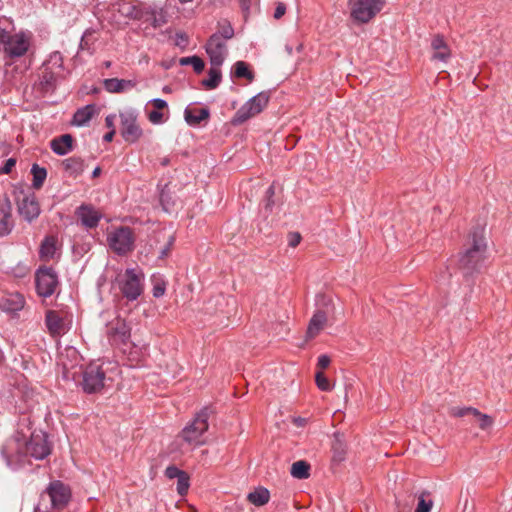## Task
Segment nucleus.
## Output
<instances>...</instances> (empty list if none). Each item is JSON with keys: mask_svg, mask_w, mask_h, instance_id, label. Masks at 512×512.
I'll return each instance as SVG.
<instances>
[{"mask_svg": "<svg viewBox=\"0 0 512 512\" xmlns=\"http://www.w3.org/2000/svg\"><path fill=\"white\" fill-rule=\"evenodd\" d=\"M51 453V447L44 433H33L27 441L24 436L17 434L9 439L2 448V455L7 465L17 469L26 463L28 458L43 460Z\"/></svg>", "mask_w": 512, "mask_h": 512, "instance_id": "obj_1", "label": "nucleus"}, {"mask_svg": "<svg viewBox=\"0 0 512 512\" xmlns=\"http://www.w3.org/2000/svg\"><path fill=\"white\" fill-rule=\"evenodd\" d=\"M487 244L484 238V228L476 227L471 233L468 246L459 258V266L465 275L481 269L485 259Z\"/></svg>", "mask_w": 512, "mask_h": 512, "instance_id": "obj_2", "label": "nucleus"}, {"mask_svg": "<svg viewBox=\"0 0 512 512\" xmlns=\"http://www.w3.org/2000/svg\"><path fill=\"white\" fill-rule=\"evenodd\" d=\"M70 498L71 491L67 485L59 480L52 481L41 494L34 512H50L52 509L61 510L66 507Z\"/></svg>", "mask_w": 512, "mask_h": 512, "instance_id": "obj_3", "label": "nucleus"}, {"mask_svg": "<svg viewBox=\"0 0 512 512\" xmlns=\"http://www.w3.org/2000/svg\"><path fill=\"white\" fill-rule=\"evenodd\" d=\"M63 57L60 52H53L47 61L42 65L38 75V81L34 84V88L41 94L54 91L58 79L63 74Z\"/></svg>", "mask_w": 512, "mask_h": 512, "instance_id": "obj_4", "label": "nucleus"}, {"mask_svg": "<svg viewBox=\"0 0 512 512\" xmlns=\"http://www.w3.org/2000/svg\"><path fill=\"white\" fill-rule=\"evenodd\" d=\"M30 47V34L19 32L11 34L0 28V51L10 59L24 56Z\"/></svg>", "mask_w": 512, "mask_h": 512, "instance_id": "obj_5", "label": "nucleus"}, {"mask_svg": "<svg viewBox=\"0 0 512 512\" xmlns=\"http://www.w3.org/2000/svg\"><path fill=\"white\" fill-rule=\"evenodd\" d=\"M116 281L123 296L129 301L136 300L143 292L144 275L138 268H128L118 274Z\"/></svg>", "mask_w": 512, "mask_h": 512, "instance_id": "obj_6", "label": "nucleus"}, {"mask_svg": "<svg viewBox=\"0 0 512 512\" xmlns=\"http://www.w3.org/2000/svg\"><path fill=\"white\" fill-rule=\"evenodd\" d=\"M386 0H349L351 19L359 24L371 21L384 7Z\"/></svg>", "mask_w": 512, "mask_h": 512, "instance_id": "obj_7", "label": "nucleus"}, {"mask_svg": "<svg viewBox=\"0 0 512 512\" xmlns=\"http://www.w3.org/2000/svg\"><path fill=\"white\" fill-rule=\"evenodd\" d=\"M269 93L260 92L243 104L235 113L232 123L234 125L243 124L250 118L261 113L269 102Z\"/></svg>", "mask_w": 512, "mask_h": 512, "instance_id": "obj_8", "label": "nucleus"}, {"mask_svg": "<svg viewBox=\"0 0 512 512\" xmlns=\"http://www.w3.org/2000/svg\"><path fill=\"white\" fill-rule=\"evenodd\" d=\"M106 335L111 345L118 347L123 352L130 344L131 331L126 321L115 317L106 325Z\"/></svg>", "mask_w": 512, "mask_h": 512, "instance_id": "obj_9", "label": "nucleus"}, {"mask_svg": "<svg viewBox=\"0 0 512 512\" xmlns=\"http://www.w3.org/2000/svg\"><path fill=\"white\" fill-rule=\"evenodd\" d=\"M209 411L207 408L202 409L181 432L184 441L189 444H201L202 436L208 429Z\"/></svg>", "mask_w": 512, "mask_h": 512, "instance_id": "obj_10", "label": "nucleus"}, {"mask_svg": "<svg viewBox=\"0 0 512 512\" xmlns=\"http://www.w3.org/2000/svg\"><path fill=\"white\" fill-rule=\"evenodd\" d=\"M109 247L118 255H126L134 248V235L129 227H120L108 235Z\"/></svg>", "mask_w": 512, "mask_h": 512, "instance_id": "obj_11", "label": "nucleus"}, {"mask_svg": "<svg viewBox=\"0 0 512 512\" xmlns=\"http://www.w3.org/2000/svg\"><path fill=\"white\" fill-rule=\"evenodd\" d=\"M121 135L128 143L137 142L143 131L137 123V114L133 110L120 113Z\"/></svg>", "mask_w": 512, "mask_h": 512, "instance_id": "obj_12", "label": "nucleus"}, {"mask_svg": "<svg viewBox=\"0 0 512 512\" xmlns=\"http://www.w3.org/2000/svg\"><path fill=\"white\" fill-rule=\"evenodd\" d=\"M35 282L38 295L47 298L54 294L58 277L52 268H40L36 272Z\"/></svg>", "mask_w": 512, "mask_h": 512, "instance_id": "obj_13", "label": "nucleus"}, {"mask_svg": "<svg viewBox=\"0 0 512 512\" xmlns=\"http://www.w3.org/2000/svg\"><path fill=\"white\" fill-rule=\"evenodd\" d=\"M105 372L101 366L88 365L83 371L82 388L86 393H95L104 387Z\"/></svg>", "mask_w": 512, "mask_h": 512, "instance_id": "obj_14", "label": "nucleus"}, {"mask_svg": "<svg viewBox=\"0 0 512 512\" xmlns=\"http://www.w3.org/2000/svg\"><path fill=\"white\" fill-rule=\"evenodd\" d=\"M138 21L156 29L167 23V12L163 7L157 5L141 4Z\"/></svg>", "mask_w": 512, "mask_h": 512, "instance_id": "obj_15", "label": "nucleus"}, {"mask_svg": "<svg viewBox=\"0 0 512 512\" xmlns=\"http://www.w3.org/2000/svg\"><path fill=\"white\" fill-rule=\"evenodd\" d=\"M206 53L209 56L211 66H221L228 54L226 42L220 35H211L206 43Z\"/></svg>", "mask_w": 512, "mask_h": 512, "instance_id": "obj_16", "label": "nucleus"}, {"mask_svg": "<svg viewBox=\"0 0 512 512\" xmlns=\"http://www.w3.org/2000/svg\"><path fill=\"white\" fill-rule=\"evenodd\" d=\"M18 213L28 223L39 217L41 209L35 194L25 195L22 200L18 201Z\"/></svg>", "mask_w": 512, "mask_h": 512, "instance_id": "obj_17", "label": "nucleus"}, {"mask_svg": "<svg viewBox=\"0 0 512 512\" xmlns=\"http://www.w3.org/2000/svg\"><path fill=\"white\" fill-rule=\"evenodd\" d=\"M76 215L81 224L88 229L97 227L102 218V214L98 210L87 204L79 206L76 210Z\"/></svg>", "mask_w": 512, "mask_h": 512, "instance_id": "obj_18", "label": "nucleus"}, {"mask_svg": "<svg viewBox=\"0 0 512 512\" xmlns=\"http://www.w3.org/2000/svg\"><path fill=\"white\" fill-rule=\"evenodd\" d=\"M13 228L12 204L7 196L0 200V236L8 235Z\"/></svg>", "mask_w": 512, "mask_h": 512, "instance_id": "obj_19", "label": "nucleus"}, {"mask_svg": "<svg viewBox=\"0 0 512 512\" xmlns=\"http://www.w3.org/2000/svg\"><path fill=\"white\" fill-rule=\"evenodd\" d=\"M25 299L20 293L5 294L0 300V309L8 313H16L23 309Z\"/></svg>", "mask_w": 512, "mask_h": 512, "instance_id": "obj_20", "label": "nucleus"}, {"mask_svg": "<svg viewBox=\"0 0 512 512\" xmlns=\"http://www.w3.org/2000/svg\"><path fill=\"white\" fill-rule=\"evenodd\" d=\"M137 85L135 80L109 78L103 82L104 89L109 93H123L133 89Z\"/></svg>", "mask_w": 512, "mask_h": 512, "instance_id": "obj_21", "label": "nucleus"}, {"mask_svg": "<svg viewBox=\"0 0 512 512\" xmlns=\"http://www.w3.org/2000/svg\"><path fill=\"white\" fill-rule=\"evenodd\" d=\"M431 48L434 50L433 60L447 62L451 56L450 49L441 35H436L431 41Z\"/></svg>", "mask_w": 512, "mask_h": 512, "instance_id": "obj_22", "label": "nucleus"}, {"mask_svg": "<svg viewBox=\"0 0 512 512\" xmlns=\"http://www.w3.org/2000/svg\"><path fill=\"white\" fill-rule=\"evenodd\" d=\"M327 315L323 310H317L309 321L306 336L309 339L316 337L325 327Z\"/></svg>", "mask_w": 512, "mask_h": 512, "instance_id": "obj_23", "label": "nucleus"}, {"mask_svg": "<svg viewBox=\"0 0 512 512\" xmlns=\"http://www.w3.org/2000/svg\"><path fill=\"white\" fill-rule=\"evenodd\" d=\"M50 147L55 154L66 155L73 149V137L70 134L56 137L50 142Z\"/></svg>", "mask_w": 512, "mask_h": 512, "instance_id": "obj_24", "label": "nucleus"}, {"mask_svg": "<svg viewBox=\"0 0 512 512\" xmlns=\"http://www.w3.org/2000/svg\"><path fill=\"white\" fill-rule=\"evenodd\" d=\"M97 113V108L94 104H88L79 108L73 116L72 124L78 127L85 126Z\"/></svg>", "mask_w": 512, "mask_h": 512, "instance_id": "obj_25", "label": "nucleus"}, {"mask_svg": "<svg viewBox=\"0 0 512 512\" xmlns=\"http://www.w3.org/2000/svg\"><path fill=\"white\" fill-rule=\"evenodd\" d=\"M45 322L52 335H60L64 332V321L58 312L49 310L46 313Z\"/></svg>", "mask_w": 512, "mask_h": 512, "instance_id": "obj_26", "label": "nucleus"}, {"mask_svg": "<svg viewBox=\"0 0 512 512\" xmlns=\"http://www.w3.org/2000/svg\"><path fill=\"white\" fill-rule=\"evenodd\" d=\"M184 114H185V121L189 125H194V126L200 124L202 121L208 119L210 116V112L207 108H200V109L186 108Z\"/></svg>", "mask_w": 512, "mask_h": 512, "instance_id": "obj_27", "label": "nucleus"}, {"mask_svg": "<svg viewBox=\"0 0 512 512\" xmlns=\"http://www.w3.org/2000/svg\"><path fill=\"white\" fill-rule=\"evenodd\" d=\"M332 453H333V461L334 462H342L346 458L347 453V445L343 439V436L339 433L334 435V440L332 443Z\"/></svg>", "mask_w": 512, "mask_h": 512, "instance_id": "obj_28", "label": "nucleus"}, {"mask_svg": "<svg viewBox=\"0 0 512 512\" xmlns=\"http://www.w3.org/2000/svg\"><path fill=\"white\" fill-rule=\"evenodd\" d=\"M64 170L70 175L77 176L84 170V162L79 157H70L62 161Z\"/></svg>", "mask_w": 512, "mask_h": 512, "instance_id": "obj_29", "label": "nucleus"}, {"mask_svg": "<svg viewBox=\"0 0 512 512\" xmlns=\"http://www.w3.org/2000/svg\"><path fill=\"white\" fill-rule=\"evenodd\" d=\"M247 499L250 503L255 506H263L268 503L270 499V493L268 489L264 487H259L255 489L253 492L249 493Z\"/></svg>", "mask_w": 512, "mask_h": 512, "instance_id": "obj_30", "label": "nucleus"}, {"mask_svg": "<svg viewBox=\"0 0 512 512\" xmlns=\"http://www.w3.org/2000/svg\"><path fill=\"white\" fill-rule=\"evenodd\" d=\"M290 473L296 479H307L310 476V465L303 460L296 461L292 464Z\"/></svg>", "mask_w": 512, "mask_h": 512, "instance_id": "obj_31", "label": "nucleus"}, {"mask_svg": "<svg viewBox=\"0 0 512 512\" xmlns=\"http://www.w3.org/2000/svg\"><path fill=\"white\" fill-rule=\"evenodd\" d=\"M221 66H212L208 72V78L202 81V84L208 89H215L221 82Z\"/></svg>", "mask_w": 512, "mask_h": 512, "instance_id": "obj_32", "label": "nucleus"}, {"mask_svg": "<svg viewBox=\"0 0 512 512\" xmlns=\"http://www.w3.org/2000/svg\"><path fill=\"white\" fill-rule=\"evenodd\" d=\"M31 174L33 176V188L40 189L47 177V170L43 167H40L38 164H33L31 167Z\"/></svg>", "mask_w": 512, "mask_h": 512, "instance_id": "obj_33", "label": "nucleus"}, {"mask_svg": "<svg viewBox=\"0 0 512 512\" xmlns=\"http://www.w3.org/2000/svg\"><path fill=\"white\" fill-rule=\"evenodd\" d=\"M140 10H141V4L134 5L131 2L124 1L123 3H121L119 5V12L123 16H125L129 19H133V20H138V15L140 13Z\"/></svg>", "mask_w": 512, "mask_h": 512, "instance_id": "obj_34", "label": "nucleus"}, {"mask_svg": "<svg viewBox=\"0 0 512 512\" xmlns=\"http://www.w3.org/2000/svg\"><path fill=\"white\" fill-rule=\"evenodd\" d=\"M55 240L52 237H46L40 247V256L42 258H52L55 254Z\"/></svg>", "mask_w": 512, "mask_h": 512, "instance_id": "obj_35", "label": "nucleus"}, {"mask_svg": "<svg viewBox=\"0 0 512 512\" xmlns=\"http://www.w3.org/2000/svg\"><path fill=\"white\" fill-rule=\"evenodd\" d=\"M234 75L238 78H246L249 81L254 79V74L248 69L244 61H237L234 64Z\"/></svg>", "mask_w": 512, "mask_h": 512, "instance_id": "obj_36", "label": "nucleus"}, {"mask_svg": "<svg viewBox=\"0 0 512 512\" xmlns=\"http://www.w3.org/2000/svg\"><path fill=\"white\" fill-rule=\"evenodd\" d=\"M181 65H191L196 73H201L205 67L204 61L198 56L184 57L180 59Z\"/></svg>", "mask_w": 512, "mask_h": 512, "instance_id": "obj_37", "label": "nucleus"}, {"mask_svg": "<svg viewBox=\"0 0 512 512\" xmlns=\"http://www.w3.org/2000/svg\"><path fill=\"white\" fill-rule=\"evenodd\" d=\"M450 414L454 417H464L468 414L479 415V410L473 407H453Z\"/></svg>", "mask_w": 512, "mask_h": 512, "instance_id": "obj_38", "label": "nucleus"}, {"mask_svg": "<svg viewBox=\"0 0 512 512\" xmlns=\"http://www.w3.org/2000/svg\"><path fill=\"white\" fill-rule=\"evenodd\" d=\"M213 35H220L225 42L234 36V29L229 23L221 25L220 29Z\"/></svg>", "mask_w": 512, "mask_h": 512, "instance_id": "obj_39", "label": "nucleus"}, {"mask_svg": "<svg viewBox=\"0 0 512 512\" xmlns=\"http://www.w3.org/2000/svg\"><path fill=\"white\" fill-rule=\"evenodd\" d=\"M433 506L431 499H426L425 494H421L415 512H430Z\"/></svg>", "mask_w": 512, "mask_h": 512, "instance_id": "obj_40", "label": "nucleus"}, {"mask_svg": "<svg viewBox=\"0 0 512 512\" xmlns=\"http://www.w3.org/2000/svg\"><path fill=\"white\" fill-rule=\"evenodd\" d=\"M315 381H316L317 387L320 390H322V391H330L331 390V385L329 383V380L322 372L316 373Z\"/></svg>", "mask_w": 512, "mask_h": 512, "instance_id": "obj_41", "label": "nucleus"}, {"mask_svg": "<svg viewBox=\"0 0 512 512\" xmlns=\"http://www.w3.org/2000/svg\"><path fill=\"white\" fill-rule=\"evenodd\" d=\"M473 416L477 419L479 427L482 430H488L489 428H491V426L493 424V420L489 415L483 414L479 411V415H473Z\"/></svg>", "mask_w": 512, "mask_h": 512, "instance_id": "obj_42", "label": "nucleus"}, {"mask_svg": "<svg viewBox=\"0 0 512 512\" xmlns=\"http://www.w3.org/2000/svg\"><path fill=\"white\" fill-rule=\"evenodd\" d=\"M189 488V477L186 473L177 479V491L180 495H185Z\"/></svg>", "mask_w": 512, "mask_h": 512, "instance_id": "obj_43", "label": "nucleus"}, {"mask_svg": "<svg viewBox=\"0 0 512 512\" xmlns=\"http://www.w3.org/2000/svg\"><path fill=\"white\" fill-rule=\"evenodd\" d=\"M160 204L165 212H171L173 204L170 201L169 193L165 190H162L160 193Z\"/></svg>", "mask_w": 512, "mask_h": 512, "instance_id": "obj_44", "label": "nucleus"}, {"mask_svg": "<svg viewBox=\"0 0 512 512\" xmlns=\"http://www.w3.org/2000/svg\"><path fill=\"white\" fill-rule=\"evenodd\" d=\"M148 120L152 124H161L164 122V114L160 110H152L148 112Z\"/></svg>", "mask_w": 512, "mask_h": 512, "instance_id": "obj_45", "label": "nucleus"}, {"mask_svg": "<svg viewBox=\"0 0 512 512\" xmlns=\"http://www.w3.org/2000/svg\"><path fill=\"white\" fill-rule=\"evenodd\" d=\"M184 473V471L178 469L176 466H168L165 470V476L169 479H178Z\"/></svg>", "mask_w": 512, "mask_h": 512, "instance_id": "obj_46", "label": "nucleus"}, {"mask_svg": "<svg viewBox=\"0 0 512 512\" xmlns=\"http://www.w3.org/2000/svg\"><path fill=\"white\" fill-rule=\"evenodd\" d=\"M274 193H275L274 186L271 185L266 190V195H265L266 199L264 201V207L266 210H271V208H272V205H273L272 197L274 196Z\"/></svg>", "mask_w": 512, "mask_h": 512, "instance_id": "obj_47", "label": "nucleus"}, {"mask_svg": "<svg viewBox=\"0 0 512 512\" xmlns=\"http://www.w3.org/2000/svg\"><path fill=\"white\" fill-rule=\"evenodd\" d=\"M93 33L92 30H86L81 38L80 41V49L81 50H89L90 49V39L89 36H91Z\"/></svg>", "mask_w": 512, "mask_h": 512, "instance_id": "obj_48", "label": "nucleus"}, {"mask_svg": "<svg viewBox=\"0 0 512 512\" xmlns=\"http://www.w3.org/2000/svg\"><path fill=\"white\" fill-rule=\"evenodd\" d=\"M165 290H166V287H165V284L162 282V283H156L154 286H153V289H152V294L155 298H160L164 295L165 293Z\"/></svg>", "mask_w": 512, "mask_h": 512, "instance_id": "obj_49", "label": "nucleus"}, {"mask_svg": "<svg viewBox=\"0 0 512 512\" xmlns=\"http://www.w3.org/2000/svg\"><path fill=\"white\" fill-rule=\"evenodd\" d=\"M149 103L154 106L155 110H163L166 109L168 106L167 102L161 98L151 99Z\"/></svg>", "mask_w": 512, "mask_h": 512, "instance_id": "obj_50", "label": "nucleus"}, {"mask_svg": "<svg viewBox=\"0 0 512 512\" xmlns=\"http://www.w3.org/2000/svg\"><path fill=\"white\" fill-rule=\"evenodd\" d=\"M16 165L15 158H9L6 160L5 165L0 168L1 174H8L11 172L12 168Z\"/></svg>", "mask_w": 512, "mask_h": 512, "instance_id": "obj_51", "label": "nucleus"}, {"mask_svg": "<svg viewBox=\"0 0 512 512\" xmlns=\"http://www.w3.org/2000/svg\"><path fill=\"white\" fill-rule=\"evenodd\" d=\"M301 241V235L297 232L290 233L288 236V243L291 247H296Z\"/></svg>", "mask_w": 512, "mask_h": 512, "instance_id": "obj_52", "label": "nucleus"}, {"mask_svg": "<svg viewBox=\"0 0 512 512\" xmlns=\"http://www.w3.org/2000/svg\"><path fill=\"white\" fill-rule=\"evenodd\" d=\"M286 12V6L284 3H278L276 8H275V11H274V18L275 19H280Z\"/></svg>", "mask_w": 512, "mask_h": 512, "instance_id": "obj_53", "label": "nucleus"}, {"mask_svg": "<svg viewBox=\"0 0 512 512\" xmlns=\"http://www.w3.org/2000/svg\"><path fill=\"white\" fill-rule=\"evenodd\" d=\"M330 364V358L327 355H320L318 357L317 366L321 369H325Z\"/></svg>", "mask_w": 512, "mask_h": 512, "instance_id": "obj_54", "label": "nucleus"}, {"mask_svg": "<svg viewBox=\"0 0 512 512\" xmlns=\"http://www.w3.org/2000/svg\"><path fill=\"white\" fill-rule=\"evenodd\" d=\"M115 118H116V116L113 114H110V115L106 116V118H105V124H106L107 128H109L110 130L115 129L114 128Z\"/></svg>", "mask_w": 512, "mask_h": 512, "instance_id": "obj_55", "label": "nucleus"}, {"mask_svg": "<svg viewBox=\"0 0 512 512\" xmlns=\"http://www.w3.org/2000/svg\"><path fill=\"white\" fill-rule=\"evenodd\" d=\"M173 241H174V239L171 238L170 241L168 242L167 246L161 250L160 258H164V257H166L169 254L170 247L173 244Z\"/></svg>", "mask_w": 512, "mask_h": 512, "instance_id": "obj_56", "label": "nucleus"}, {"mask_svg": "<svg viewBox=\"0 0 512 512\" xmlns=\"http://www.w3.org/2000/svg\"><path fill=\"white\" fill-rule=\"evenodd\" d=\"M114 135H115V129H112L103 136V140L105 142H111L113 140Z\"/></svg>", "mask_w": 512, "mask_h": 512, "instance_id": "obj_57", "label": "nucleus"}, {"mask_svg": "<svg viewBox=\"0 0 512 512\" xmlns=\"http://www.w3.org/2000/svg\"><path fill=\"white\" fill-rule=\"evenodd\" d=\"M239 3L243 11L250 9V0H239Z\"/></svg>", "mask_w": 512, "mask_h": 512, "instance_id": "obj_58", "label": "nucleus"}, {"mask_svg": "<svg viewBox=\"0 0 512 512\" xmlns=\"http://www.w3.org/2000/svg\"><path fill=\"white\" fill-rule=\"evenodd\" d=\"M177 37L180 41L177 42V44H180L182 42H187V37L185 34H177Z\"/></svg>", "mask_w": 512, "mask_h": 512, "instance_id": "obj_59", "label": "nucleus"}, {"mask_svg": "<svg viewBox=\"0 0 512 512\" xmlns=\"http://www.w3.org/2000/svg\"><path fill=\"white\" fill-rule=\"evenodd\" d=\"M101 173V169L100 167H96L93 172H92V177L95 178V177H98Z\"/></svg>", "mask_w": 512, "mask_h": 512, "instance_id": "obj_60", "label": "nucleus"}, {"mask_svg": "<svg viewBox=\"0 0 512 512\" xmlns=\"http://www.w3.org/2000/svg\"><path fill=\"white\" fill-rule=\"evenodd\" d=\"M181 4H187V3H191L193 2L194 0H178Z\"/></svg>", "mask_w": 512, "mask_h": 512, "instance_id": "obj_61", "label": "nucleus"}, {"mask_svg": "<svg viewBox=\"0 0 512 512\" xmlns=\"http://www.w3.org/2000/svg\"><path fill=\"white\" fill-rule=\"evenodd\" d=\"M104 65H105L106 68H109L111 66V62L110 61H106L104 63Z\"/></svg>", "mask_w": 512, "mask_h": 512, "instance_id": "obj_62", "label": "nucleus"}, {"mask_svg": "<svg viewBox=\"0 0 512 512\" xmlns=\"http://www.w3.org/2000/svg\"><path fill=\"white\" fill-rule=\"evenodd\" d=\"M168 162H169V161H168V159H164V160L162 161V165H167V164H168Z\"/></svg>", "mask_w": 512, "mask_h": 512, "instance_id": "obj_63", "label": "nucleus"}, {"mask_svg": "<svg viewBox=\"0 0 512 512\" xmlns=\"http://www.w3.org/2000/svg\"><path fill=\"white\" fill-rule=\"evenodd\" d=\"M287 50H288L289 53H291V51H292V49L289 48V47H287Z\"/></svg>", "mask_w": 512, "mask_h": 512, "instance_id": "obj_64", "label": "nucleus"}]
</instances>
